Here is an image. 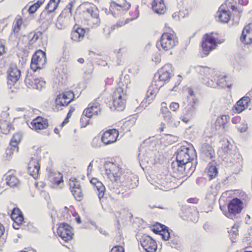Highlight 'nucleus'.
<instances>
[{"label": "nucleus", "mask_w": 252, "mask_h": 252, "mask_svg": "<svg viewBox=\"0 0 252 252\" xmlns=\"http://www.w3.org/2000/svg\"><path fill=\"white\" fill-rule=\"evenodd\" d=\"M245 207L244 199L234 197L228 201L227 204V210L223 211V214L227 218L234 220L242 213Z\"/></svg>", "instance_id": "4"}, {"label": "nucleus", "mask_w": 252, "mask_h": 252, "mask_svg": "<svg viewBox=\"0 0 252 252\" xmlns=\"http://www.w3.org/2000/svg\"><path fill=\"white\" fill-rule=\"evenodd\" d=\"M6 47L5 42L2 39H0V57L3 56L6 53Z\"/></svg>", "instance_id": "51"}, {"label": "nucleus", "mask_w": 252, "mask_h": 252, "mask_svg": "<svg viewBox=\"0 0 252 252\" xmlns=\"http://www.w3.org/2000/svg\"><path fill=\"white\" fill-rule=\"evenodd\" d=\"M169 107H170V109L172 111L176 112L179 109L180 105L177 102H172L170 104Z\"/></svg>", "instance_id": "55"}, {"label": "nucleus", "mask_w": 252, "mask_h": 252, "mask_svg": "<svg viewBox=\"0 0 252 252\" xmlns=\"http://www.w3.org/2000/svg\"><path fill=\"white\" fill-rule=\"evenodd\" d=\"M159 42L162 50L167 52L172 50L178 44V39L173 29L166 25Z\"/></svg>", "instance_id": "2"}, {"label": "nucleus", "mask_w": 252, "mask_h": 252, "mask_svg": "<svg viewBox=\"0 0 252 252\" xmlns=\"http://www.w3.org/2000/svg\"><path fill=\"white\" fill-rule=\"evenodd\" d=\"M161 87H158V84L153 81L147 89L145 97L143 102H145L148 104H150L156 98L158 91Z\"/></svg>", "instance_id": "25"}, {"label": "nucleus", "mask_w": 252, "mask_h": 252, "mask_svg": "<svg viewBox=\"0 0 252 252\" xmlns=\"http://www.w3.org/2000/svg\"><path fill=\"white\" fill-rule=\"evenodd\" d=\"M160 113L161 117L165 121L170 122L172 120V115L167 106H162L160 109Z\"/></svg>", "instance_id": "43"}, {"label": "nucleus", "mask_w": 252, "mask_h": 252, "mask_svg": "<svg viewBox=\"0 0 252 252\" xmlns=\"http://www.w3.org/2000/svg\"><path fill=\"white\" fill-rule=\"evenodd\" d=\"M192 150L185 146L181 147L177 151L176 161L177 170L180 171H184L185 165L189 161L191 158L190 154Z\"/></svg>", "instance_id": "8"}, {"label": "nucleus", "mask_w": 252, "mask_h": 252, "mask_svg": "<svg viewBox=\"0 0 252 252\" xmlns=\"http://www.w3.org/2000/svg\"><path fill=\"white\" fill-rule=\"evenodd\" d=\"M199 103L198 99L193 98L192 100L189 101L187 106L185 108L183 115L181 117V120L186 124L189 123L196 110Z\"/></svg>", "instance_id": "15"}, {"label": "nucleus", "mask_w": 252, "mask_h": 252, "mask_svg": "<svg viewBox=\"0 0 252 252\" xmlns=\"http://www.w3.org/2000/svg\"><path fill=\"white\" fill-rule=\"evenodd\" d=\"M29 126L32 130L39 132L48 127V120L43 117L37 116L31 122Z\"/></svg>", "instance_id": "20"}, {"label": "nucleus", "mask_w": 252, "mask_h": 252, "mask_svg": "<svg viewBox=\"0 0 252 252\" xmlns=\"http://www.w3.org/2000/svg\"><path fill=\"white\" fill-rule=\"evenodd\" d=\"M69 189L75 199L78 201H82L84 198L80 182L75 177H71L68 181Z\"/></svg>", "instance_id": "16"}, {"label": "nucleus", "mask_w": 252, "mask_h": 252, "mask_svg": "<svg viewBox=\"0 0 252 252\" xmlns=\"http://www.w3.org/2000/svg\"><path fill=\"white\" fill-rule=\"evenodd\" d=\"M105 173L112 182H118L120 180L123 171L119 165L112 162H108L105 164Z\"/></svg>", "instance_id": "11"}, {"label": "nucleus", "mask_w": 252, "mask_h": 252, "mask_svg": "<svg viewBox=\"0 0 252 252\" xmlns=\"http://www.w3.org/2000/svg\"><path fill=\"white\" fill-rule=\"evenodd\" d=\"M236 1L235 0H227L225 5L227 9H226L224 5H221L218 11V17L220 22L226 23L229 22L231 17V14L229 9H231L236 16L240 17L242 9L236 6Z\"/></svg>", "instance_id": "3"}, {"label": "nucleus", "mask_w": 252, "mask_h": 252, "mask_svg": "<svg viewBox=\"0 0 252 252\" xmlns=\"http://www.w3.org/2000/svg\"><path fill=\"white\" fill-rule=\"evenodd\" d=\"M224 40L223 36L217 32H210L204 34L200 42L201 57L208 56L211 52L216 49Z\"/></svg>", "instance_id": "1"}, {"label": "nucleus", "mask_w": 252, "mask_h": 252, "mask_svg": "<svg viewBox=\"0 0 252 252\" xmlns=\"http://www.w3.org/2000/svg\"><path fill=\"white\" fill-rule=\"evenodd\" d=\"M188 93L190 96H194L198 94V89L195 87H190L187 89Z\"/></svg>", "instance_id": "52"}, {"label": "nucleus", "mask_w": 252, "mask_h": 252, "mask_svg": "<svg viewBox=\"0 0 252 252\" xmlns=\"http://www.w3.org/2000/svg\"><path fill=\"white\" fill-rule=\"evenodd\" d=\"M82 18L87 25L91 28H96L100 24L98 10L94 6H91L84 11Z\"/></svg>", "instance_id": "5"}, {"label": "nucleus", "mask_w": 252, "mask_h": 252, "mask_svg": "<svg viewBox=\"0 0 252 252\" xmlns=\"http://www.w3.org/2000/svg\"><path fill=\"white\" fill-rule=\"evenodd\" d=\"M23 24V20L21 16H19L15 18L12 26V32L15 35H19L20 34Z\"/></svg>", "instance_id": "39"}, {"label": "nucleus", "mask_w": 252, "mask_h": 252, "mask_svg": "<svg viewBox=\"0 0 252 252\" xmlns=\"http://www.w3.org/2000/svg\"><path fill=\"white\" fill-rule=\"evenodd\" d=\"M21 141V136L18 134H15L12 137L10 143V146L13 148V151H18L19 147L18 145Z\"/></svg>", "instance_id": "42"}, {"label": "nucleus", "mask_w": 252, "mask_h": 252, "mask_svg": "<svg viewBox=\"0 0 252 252\" xmlns=\"http://www.w3.org/2000/svg\"><path fill=\"white\" fill-rule=\"evenodd\" d=\"M129 23L128 18H125L122 20L118 21L115 24H114V27L117 30L118 29L125 26Z\"/></svg>", "instance_id": "50"}, {"label": "nucleus", "mask_w": 252, "mask_h": 252, "mask_svg": "<svg viewBox=\"0 0 252 252\" xmlns=\"http://www.w3.org/2000/svg\"><path fill=\"white\" fill-rule=\"evenodd\" d=\"M141 246L147 252H155L158 245L156 241L147 234H143L140 239Z\"/></svg>", "instance_id": "19"}, {"label": "nucleus", "mask_w": 252, "mask_h": 252, "mask_svg": "<svg viewBox=\"0 0 252 252\" xmlns=\"http://www.w3.org/2000/svg\"><path fill=\"white\" fill-rule=\"evenodd\" d=\"M13 207L10 216L13 221V227L15 229H19L20 227L25 223V218L23 213L17 206L10 202L8 205V208Z\"/></svg>", "instance_id": "13"}, {"label": "nucleus", "mask_w": 252, "mask_h": 252, "mask_svg": "<svg viewBox=\"0 0 252 252\" xmlns=\"http://www.w3.org/2000/svg\"><path fill=\"white\" fill-rule=\"evenodd\" d=\"M241 121V117L240 116H235L231 119V122L233 124H238Z\"/></svg>", "instance_id": "57"}, {"label": "nucleus", "mask_w": 252, "mask_h": 252, "mask_svg": "<svg viewBox=\"0 0 252 252\" xmlns=\"http://www.w3.org/2000/svg\"><path fill=\"white\" fill-rule=\"evenodd\" d=\"M42 34L41 32H35L32 37L30 39L28 43L30 49L37 47L41 41Z\"/></svg>", "instance_id": "38"}, {"label": "nucleus", "mask_w": 252, "mask_h": 252, "mask_svg": "<svg viewBox=\"0 0 252 252\" xmlns=\"http://www.w3.org/2000/svg\"><path fill=\"white\" fill-rule=\"evenodd\" d=\"M240 39L245 44L252 43V23L249 24L244 28Z\"/></svg>", "instance_id": "32"}, {"label": "nucleus", "mask_w": 252, "mask_h": 252, "mask_svg": "<svg viewBox=\"0 0 252 252\" xmlns=\"http://www.w3.org/2000/svg\"><path fill=\"white\" fill-rule=\"evenodd\" d=\"M152 60L155 62L156 63H158L161 61L160 56L158 53L154 54L152 56Z\"/></svg>", "instance_id": "53"}, {"label": "nucleus", "mask_w": 252, "mask_h": 252, "mask_svg": "<svg viewBox=\"0 0 252 252\" xmlns=\"http://www.w3.org/2000/svg\"><path fill=\"white\" fill-rule=\"evenodd\" d=\"M204 173L207 176L210 181L217 178L219 174L217 162L214 161L210 162L205 168Z\"/></svg>", "instance_id": "31"}, {"label": "nucleus", "mask_w": 252, "mask_h": 252, "mask_svg": "<svg viewBox=\"0 0 252 252\" xmlns=\"http://www.w3.org/2000/svg\"><path fill=\"white\" fill-rule=\"evenodd\" d=\"M110 252H125V249L122 246H115L112 248Z\"/></svg>", "instance_id": "54"}, {"label": "nucleus", "mask_w": 252, "mask_h": 252, "mask_svg": "<svg viewBox=\"0 0 252 252\" xmlns=\"http://www.w3.org/2000/svg\"><path fill=\"white\" fill-rule=\"evenodd\" d=\"M187 202L189 203L197 204L198 199L196 198H190L187 199Z\"/></svg>", "instance_id": "61"}, {"label": "nucleus", "mask_w": 252, "mask_h": 252, "mask_svg": "<svg viewBox=\"0 0 252 252\" xmlns=\"http://www.w3.org/2000/svg\"><path fill=\"white\" fill-rule=\"evenodd\" d=\"M131 5L126 0H122V2L117 3L111 1L110 4L109 10L114 17H117L120 14H123L130 7Z\"/></svg>", "instance_id": "18"}, {"label": "nucleus", "mask_w": 252, "mask_h": 252, "mask_svg": "<svg viewBox=\"0 0 252 252\" xmlns=\"http://www.w3.org/2000/svg\"><path fill=\"white\" fill-rule=\"evenodd\" d=\"M59 4L55 0H50L45 8L49 13H51L58 8Z\"/></svg>", "instance_id": "45"}, {"label": "nucleus", "mask_w": 252, "mask_h": 252, "mask_svg": "<svg viewBox=\"0 0 252 252\" xmlns=\"http://www.w3.org/2000/svg\"><path fill=\"white\" fill-rule=\"evenodd\" d=\"M170 246L172 247L177 248L180 245V239L179 237L175 236L171 237L169 242Z\"/></svg>", "instance_id": "49"}, {"label": "nucleus", "mask_w": 252, "mask_h": 252, "mask_svg": "<svg viewBox=\"0 0 252 252\" xmlns=\"http://www.w3.org/2000/svg\"><path fill=\"white\" fill-rule=\"evenodd\" d=\"M117 30L114 25H106L103 29V34L107 36L110 35Z\"/></svg>", "instance_id": "46"}, {"label": "nucleus", "mask_w": 252, "mask_h": 252, "mask_svg": "<svg viewBox=\"0 0 252 252\" xmlns=\"http://www.w3.org/2000/svg\"><path fill=\"white\" fill-rule=\"evenodd\" d=\"M139 14V12L138 6L133 7L129 12V15L131 16V17L130 18H128L129 22L130 21H132L138 18Z\"/></svg>", "instance_id": "48"}, {"label": "nucleus", "mask_w": 252, "mask_h": 252, "mask_svg": "<svg viewBox=\"0 0 252 252\" xmlns=\"http://www.w3.org/2000/svg\"><path fill=\"white\" fill-rule=\"evenodd\" d=\"M45 0H34L33 3L30 5L28 12L30 14L34 13L45 2Z\"/></svg>", "instance_id": "40"}, {"label": "nucleus", "mask_w": 252, "mask_h": 252, "mask_svg": "<svg viewBox=\"0 0 252 252\" xmlns=\"http://www.w3.org/2000/svg\"><path fill=\"white\" fill-rule=\"evenodd\" d=\"M90 182L94 189L96 192L98 197L101 200L104 197L105 192V187L103 183L96 178H92Z\"/></svg>", "instance_id": "27"}, {"label": "nucleus", "mask_w": 252, "mask_h": 252, "mask_svg": "<svg viewBox=\"0 0 252 252\" xmlns=\"http://www.w3.org/2000/svg\"><path fill=\"white\" fill-rule=\"evenodd\" d=\"M83 111L87 115L89 116L92 118L96 117L100 115L101 112L100 104L98 102L97 99H95L89 103Z\"/></svg>", "instance_id": "24"}, {"label": "nucleus", "mask_w": 252, "mask_h": 252, "mask_svg": "<svg viewBox=\"0 0 252 252\" xmlns=\"http://www.w3.org/2000/svg\"><path fill=\"white\" fill-rule=\"evenodd\" d=\"M119 135V131L115 128L104 130L101 131V140L105 145L116 142Z\"/></svg>", "instance_id": "17"}, {"label": "nucleus", "mask_w": 252, "mask_h": 252, "mask_svg": "<svg viewBox=\"0 0 252 252\" xmlns=\"http://www.w3.org/2000/svg\"><path fill=\"white\" fill-rule=\"evenodd\" d=\"M201 150L202 154L207 158L212 159L215 158V152L211 145L208 143L202 145Z\"/></svg>", "instance_id": "37"}, {"label": "nucleus", "mask_w": 252, "mask_h": 252, "mask_svg": "<svg viewBox=\"0 0 252 252\" xmlns=\"http://www.w3.org/2000/svg\"><path fill=\"white\" fill-rule=\"evenodd\" d=\"M172 72V65L169 63L165 64L155 74L154 82L158 84V87H162L170 81Z\"/></svg>", "instance_id": "6"}, {"label": "nucleus", "mask_w": 252, "mask_h": 252, "mask_svg": "<svg viewBox=\"0 0 252 252\" xmlns=\"http://www.w3.org/2000/svg\"><path fill=\"white\" fill-rule=\"evenodd\" d=\"M11 128V124L9 122L0 120V132L3 134H7L9 133Z\"/></svg>", "instance_id": "41"}, {"label": "nucleus", "mask_w": 252, "mask_h": 252, "mask_svg": "<svg viewBox=\"0 0 252 252\" xmlns=\"http://www.w3.org/2000/svg\"><path fill=\"white\" fill-rule=\"evenodd\" d=\"M230 121V116L228 115H221L218 117L215 123L216 130L223 131L226 130L227 124Z\"/></svg>", "instance_id": "30"}, {"label": "nucleus", "mask_w": 252, "mask_h": 252, "mask_svg": "<svg viewBox=\"0 0 252 252\" xmlns=\"http://www.w3.org/2000/svg\"><path fill=\"white\" fill-rule=\"evenodd\" d=\"M6 184L10 188H17L20 185V181L16 174L9 170L5 178Z\"/></svg>", "instance_id": "33"}, {"label": "nucleus", "mask_w": 252, "mask_h": 252, "mask_svg": "<svg viewBox=\"0 0 252 252\" xmlns=\"http://www.w3.org/2000/svg\"><path fill=\"white\" fill-rule=\"evenodd\" d=\"M166 128V126L165 124L161 123L159 127V128L158 129V131L160 132H162L164 131V129Z\"/></svg>", "instance_id": "62"}, {"label": "nucleus", "mask_w": 252, "mask_h": 252, "mask_svg": "<svg viewBox=\"0 0 252 252\" xmlns=\"http://www.w3.org/2000/svg\"><path fill=\"white\" fill-rule=\"evenodd\" d=\"M69 121V119L68 118H65L63 122L61 124V127H63L65 125L67 124Z\"/></svg>", "instance_id": "63"}, {"label": "nucleus", "mask_w": 252, "mask_h": 252, "mask_svg": "<svg viewBox=\"0 0 252 252\" xmlns=\"http://www.w3.org/2000/svg\"><path fill=\"white\" fill-rule=\"evenodd\" d=\"M92 118L87 115L85 112L83 111L82 114L80 119V125L81 127H86L90 123V120Z\"/></svg>", "instance_id": "44"}, {"label": "nucleus", "mask_w": 252, "mask_h": 252, "mask_svg": "<svg viewBox=\"0 0 252 252\" xmlns=\"http://www.w3.org/2000/svg\"><path fill=\"white\" fill-rule=\"evenodd\" d=\"M200 67L202 69V70H200L202 72H208L211 73L210 77H207L204 79L205 84L210 87L215 88L217 86L216 78L218 76L215 73L214 68L211 67H207L204 66H200Z\"/></svg>", "instance_id": "28"}, {"label": "nucleus", "mask_w": 252, "mask_h": 252, "mask_svg": "<svg viewBox=\"0 0 252 252\" xmlns=\"http://www.w3.org/2000/svg\"><path fill=\"white\" fill-rule=\"evenodd\" d=\"M25 82L29 88L39 90L44 87L45 84L43 80L36 78L32 74L29 73L27 74Z\"/></svg>", "instance_id": "21"}, {"label": "nucleus", "mask_w": 252, "mask_h": 252, "mask_svg": "<svg viewBox=\"0 0 252 252\" xmlns=\"http://www.w3.org/2000/svg\"><path fill=\"white\" fill-rule=\"evenodd\" d=\"M249 2V0H239V3L242 5H247Z\"/></svg>", "instance_id": "64"}, {"label": "nucleus", "mask_w": 252, "mask_h": 252, "mask_svg": "<svg viewBox=\"0 0 252 252\" xmlns=\"http://www.w3.org/2000/svg\"><path fill=\"white\" fill-rule=\"evenodd\" d=\"M7 83L10 88L14 86L21 76V70L15 63H11L7 70Z\"/></svg>", "instance_id": "14"}, {"label": "nucleus", "mask_w": 252, "mask_h": 252, "mask_svg": "<svg viewBox=\"0 0 252 252\" xmlns=\"http://www.w3.org/2000/svg\"><path fill=\"white\" fill-rule=\"evenodd\" d=\"M46 62V53L41 50H38L32 56L30 65L31 68L35 72L38 69L44 68Z\"/></svg>", "instance_id": "12"}, {"label": "nucleus", "mask_w": 252, "mask_h": 252, "mask_svg": "<svg viewBox=\"0 0 252 252\" xmlns=\"http://www.w3.org/2000/svg\"><path fill=\"white\" fill-rule=\"evenodd\" d=\"M114 81V79L113 77H107L105 81V84L106 85H112Z\"/></svg>", "instance_id": "58"}, {"label": "nucleus", "mask_w": 252, "mask_h": 252, "mask_svg": "<svg viewBox=\"0 0 252 252\" xmlns=\"http://www.w3.org/2000/svg\"><path fill=\"white\" fill-rule=\"evenodd\" d=\"M247 125L246 124H242V127H240L238 128V130L241 132H245L247 130Z\"/></svg>", "instance_id": "59"}, {"label": "nucleus", "mask_w": 252, "mask_h": 252, "mask_svg": "<svg viewBox=\"0 0 252 252\" xmlns=\"http://www.w3.org/2000/svg\"><path fill=\"white\" fill-rule=\"evenodd\" d=\"M251 103V99L248 96H244L233 105L232 110L236 114H240L249 107Z\"/></svg>", "instance_id": "23"}, {"label": "nucleus", "mask_w": 252, "mask_h": 252, "mask_svg": "<svg viewBox=\"0 0 252 252\" xmlns=\"http://www.w3.org/2000/svg\"><path fill=\"white\" fill-rule=\"evenodd\" d=\"M152 8L154 12L159 14H164L167 10L163 0H153L151 3Z\"/></svg>", "instance_id": "35"}, {"label": "nucleus", "mask_w": 252, "mask_h": 252, "mask_svg": "<svg viewBox=\"0 0 252 252\" xmlns=\"http://www.w3.org/2000/svg\"><path fill=\"white\" fill-rule=\"evenodd\" d=\"M126 92L121 87H117L112 95V104L117 110H123L126 106Z\"/></svg>", "instance_id": "10"}, {"label": "nucleus", "mask_w": 252, "mask_h": 252, "mask_svg": "<svg viewBox=\"0 0 252 252\" xmlns=\"http://www.w3.org/2000/svg\"><path fill=\"white\" fill-rule=\"evenodd\" d=\"M86 32L85 29L75 25L71 31L70 38L73 41L80 42L84 38Z\"/></svg>", "instance_id": "29"}, {"label": "nucleus", "mask_w": 252, "mask_h": 252, "mask_svg": "<svg viewBox=\"0 0 252 252\" xmlns=\"http://www.w3.org/2000/svg\"><path fill=\"white\" fill-rule=\"evenodd\" d=\"M74 111H75V108L74 107H70L69 111L67 113L66 118H68V119H70L73 113L74 112Z\"/></svg>", "instance_id": "60"}, {"label": "nucleus", "mask_w": 252, "mask_h": 252, "mask_svg": "<svg viewBox=\"0 0 252 252\" xmlns=\"http://www.w3.org/2000/svg\"><path fill=\"white\" fill-rule=\"evenodd\" d=\"M14 152H16V151H13V148L9 146L6 149L5 154L7 157H11L13 155Z\"/></svg>", "instance_id": "56"}, {"label": "nucleus", "mask_w": 252, "mask_h": 252, "mask_svg": "<svg viewBox=\"0 0 252 252\" xmlns=\"http://www.w3.org/2000/svg\"><path fill=\"white\" fill-rule=\"evenodd\" d=\"M217 86L220 88H231L232 86V80L229 76L225 75H220L217 77Z\"/></svg>", "instance_id": "36"}, {"label": "nucleus", "mask_w": 252, "mask_h": 252, "mask_svg": "<svg viewBox=\"0 0 252 252\" xmlns=\"http://www.w3.org/2000/svg\"><path fill=\"white\" fill-rule=\"evenodd\" d=\"M75 98V94L71 90H65L59 93L55 100V108L57 110L62 109L74 101Z\"/></svg>", "instance_id": "7"}, {"label": "nucleus", "mask_w": 252, "mask_h": 252, "mask_svg": "<svg viewBox=\"0 0 252 252\" xmlns=\"http://www.w3.org/2000/svg\"><path fill=\"white\" fill-rule=\"evenodd\" d=\"M48 180L53 187H57L63 183V175L59 171L51 170L48 174Z\"/></svg>", "instance_id": "26"}, {"label": "nucleus", "mask_w": 252, "mask_h": 252, "mask_svg": "<svg viewBox=\"0 0 252 252\" xmlns=\"http://www.w3.org/2000/svg\"><path fill=\"white\" fill-rule=\"evenodd\" d=\"M152 230L157 234H160L162 236V239L165 241L169 240L171 237L169 230L164 225L158 224L154 226Z\"/></svg>", "instance_id": "34"}, {"label": "nucleus", "mask_w": 252, "mask_h": 252, "mask_svg": "<svg viewBox=\"0 0 252 252\" xmlns=\"http://www.w3.org/2000/svg\"><path fill=\"white\" fill-rule=\"evenodd\" d=\"M57 226V234L63 241L68 243L73 239L74 229L70 224L61 222L58 223Z\"/></svg>", "instance_id": "9"}, {"label": "nucleus", "mask_w": 252, "mask_h": 252, "mask_svg": "<svg viewBox=\"0 0 252 252\" xmlns=\"http://www.w3.org/2000/svg\"><path fill=\"white\" fill-rule=\"evenodd\" d=\"M71 213H72L74 216H75L77 214L76 213H73L72 210L66 207H64L62 210V215L64 219H69L71 218Z\"/></svg>", "instance_id": "47"}, {"label": "nucleus", "mask_w": 252, "mask_h": 252, "mask_svg": "<svg viewBox=\"0 0 252 252\" xmlns=\"http://www.w3.org/2000/svg\"><path fill=\"white\" fill-rule=\"evenodd\" d=\"M28 172L34 179H37L39 177L40 165L37 158H32L28 165Z\"/></svg>", "instance_id": "22"}]
</instances>
